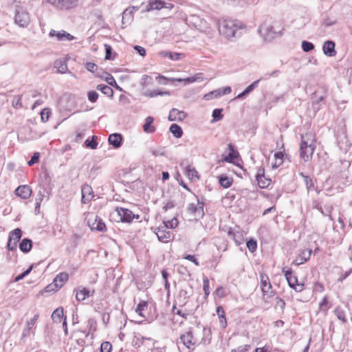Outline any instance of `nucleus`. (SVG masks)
I'll use <instances>...</instances> for the list:
<instances>
[{"mask_svg":"<svg viewBox=\"0 0 352 352\" xmlns=\"http://www.w3.org/2000/svg\"><path fill=\"white\" fill-rule=\"evenodd\" d=\"M316 147V139L312 133H307L302 135L300 145V155L305 162L312 157Z\"/></svg>","mask_w":352,"mask_h":352,"instance_id":"1","label":"nucleus"},{"mask_svg":"<svg viewBox=\"0 0 352 352\" xmlns=\"http://www.w3.org/2000/svg\"><path fill=\"white\" fill-rule=\"evenodd\" d=\"M244 28V25L236 20L223 19L219 24V33L228 38L237 36L238 30Z\"/></svg>","mask_w":352,"mask_h":352,"instance_id":"2","label":"nucleus"},{"mask_svg":"<svg viewBox=\"0 0 352 352\" xmlns=\"http://www.w3.org/2000/svg\"><path fill=\"white\" fill-rule=\"evenodd\" d=\"M177 344L182 352H190L195 349L197 340L195 338L192 327H189L187 331L179 336Z\"/></svg>","mask_w":352,"mask_h":352,"instance_id":"3","label":"nucleus"},{"mask_svg":"<svg viewBox=\"0 0 352 352\" xmlns=\"http://www.w3.org/2000/svg\"><path fill=\"white\" fill-rule=\"evenodd\" d=\"M283 28H280L277 23L274 24L268 23L267 22L263 23L260 25L258 32L261 35L263 36L265 39H272L278 36L281 35Z\"/></svg>","mask_w":352,"mask_h":352,"instance_id":"4","label":"nucleus"},{"mask_svg":"<svg viewBox=\"0 0 352 352\" xmlns=\"http://www.w3.org/2000/svg\"><path fill=\"white\" fill-rule=\"evenodd\" d=\"M204 203L197 199V203H191L188 205L187 212L188 213L195 219L201 218L204 215Z\"/></svg>","mask_w":352,"mask_h":352,"instance_id":"5","label":"nucleus"},{"mask_svg":"<svg viewBox=\"0 0 352 352\" xmlns=\"http://www.w3.org/2000/svg\"><path fill=\"white\" fill-rule=\"evenodd\" d=\"M283 272L287 280V283L291 288H293L296 292H300L303 290L304 284L298 283L297 277L293 274L291 270H283Z\"/></svg>","mask_w":352,"mask_h":352,"instance_id":"6","label":"nucleus"},{"mask_svg":"<svg viewBox=\"0 0 352 352\" xmlns=\"http://www.w3.org/2000/svg\"><path fill=\"white\" fill-rule=\"evenodd\" d=\"M116 211L120 217V221L124 223H131L134 219H138L140 215L133 214L129 209L117 207Z\"/></svg>","mask_w":352,"mask_h":352,"instance_id":"7","label":"nucleus"},{"mask_svg":"<svg viewBox=\"0 0 352 352\" xmlns=\"http://www.w3.org/2000/svg\"><path fill=\"white\" fill-rule=\"evenodd\" d=\"M261 279V288L264 298H268L274 295V292L272 289V285L270 282L268 276L265 274H260Z\"/></svg>","mask_w":352,"mask_h":352,"instance_id":"8","label":"nucleus"},{"mask_svg":"<svg viewBox=\"0 0 352 352\" xmlns=\"http://www.w3.org/2000/svg\"><path fill=\"white\" fill-rule=\"evenodd\" d=\"M14 21L20 27H27L30 21L29 13L21 8L16 10L15 12Z\"/></svg>","mask_w":352,"mask_h":352,"instance_id":"9","label":"nucleus"},{"mask_svg":"<svg viewBox=\"0 0 352 352\" xmlns=\"http://www.w3.org/2000/svg\"><path fill=\"white\" fill-rule=\"evenodd\" d=\"M68 280V274L66 272L59 273L54 278L52 284L48 285L46 289L48 291L58 290L61 288Z\"/></svg>","mask_w":352,"mask_h":352,"instance_id":"10","label":"nucleus"},{"mask_svg":"<svg viewBox=\"0 0 352 352\" xmlns=\"http://www.w3.org/2000/svg\"><path fill=\"white\" fill-rule=\"evenodd\" d=\"M88 225L92 230L104 232L107 230L104 223L97 215L91 214V217L88 219Z\"/></svg>","mask_w":352,"mask_h":352,"instance_id":"11","label":"nucleus"},{"mask_svg":"<svg viewBox=\"0 0 352 352\" xmlns=\"http://www.w3.org/2000/svg\"><path fill=\"white\" fill-rule=\"evenodd\" d=\"M47 1L60 10L70 9L75 7L77 3V0H47Z\"/></svg>","mask_w":352,"mask_h":352,"instance_id":"12","label":"nucleus"},{"mask_svg":"<svg viewBox=\"0 0 352 352\" xmlns=\"http://www.w3.org/2000/svg\"><path fill=\"white\" fill-rule=\"evenodd\" d=\"M155 233L158 240L162 243H168L173 236L172 233L168 231L167 228H164L163 226L155 228Z\"/></svg>","mask_w":352,"mask_h":352,"instance_id":"13","label":"nucleus"},{"mask_svg":"<svg viewBox=\"0 0 352 352\" xmlns=\"http://www.w3.org/2000/svg\"><path fill=\"white\" fill-rule=\"evenodd\" d=\"M312 253V250L311 249H305L302 250L300 253L296 256V259L294 261L293 263L296 265H300L307 262Z\"/></svg>","mask_w":352,"mask_h":352,"instance_id":"14","label":"nucleus"},{"mask_svg":"<svg viewBox=\"0 0 352 352\" xmlns=\"http://www.w3.org/2000/svg\"><path fill=\"white\" fill-rule=\"evenodd\" d=\"M50 36L52 37L56 36V40L58 41H72L74 38V36L64 30L56 32L54 30H51L50 32Z\"/></svg>","mask_w":352,"mask_h":352,"instance_id":"15","label":"nucleus"},{"mask_svg":"<svg viewBox=\"0 0 352 352\" xmlns=\"http://www.w3.org/2000/svg\"><path fill=\"white\" fill-rule=\"evenodd\" d=\"M336 44L333 41H327L324 42L322 45L323 53L329 57L336 56V51L335 49Z\"/></svg>","mask_w":352,"mask_h":352,"instance_id":"16","label":"nucleus"},{"mask_svg":"<svg viewBox=\"0 0 352 352\" xmlns=\"http://www.w3.org/2000/svg\"><path fill=\"white\" fill-rule=\"evenodd\" d=\"M94 294V290H89V289H87L86 287H79L76 289V298L78 301H82L87 297L93 296Z\"/></svg>","mask_w":352,"mask_h":352,"instance_id":"17","label":"nucleus"},{"mask_svg":"<svg viewBox=\"0 0 352 352\" xmlns=\"http://www.w3.org/2000/svg\"><path fill=\"white\" fill-rule=\"evenodd\" d=\"M32 190L28 185L19 186L15 190V195L21 197L23 199L29 198L31 195Z\"/></svg>","mask_w":352,"mask_h":352,"instance_id":"18","label":"nucleus"},{"mask_svg":"<svg viewBox=\"0 0 352 352\" xmlns=\"http://www.w3.org/2000/svg\"><path fill=\"white\" fill-rule=\"evenodd\" d=\"M150 10H161L162 8L171 9L173 5L171 3H166L162 0H150Z\"/></svg>","mask_w":352,"mask_h":352,"instance_id":"19","label":"nucleus"},{"mask_svg":"<svg viewBox=\"0 0 352 352\" xmlns=\"http://www.w3.org/2000/svg\"><path fill=\"white\" fill-rule=\"evenodd\" d=\"M187 114L184 111L173 109L169 113L168 120L170 121H182L184 120Z\"/></svg>","mask_w":352,"mask_h":352,"instance_id":"20","label":"nucleus"},{"mask_svg":"<svg viewBox=\"0 0 352 352\" xmlns=\"http://www.w3.org/2000/svg\"><path fill=\"white\" fill-rule=\"evenodd\" d=\"M38 318V314H37L34 315V316L32 318H31L30 320L27 321L25 327L24 328L23 333H22V337H21L22 339H24L25 338L30 336V331L33 328Z\"/></svg>","mask_w":352,"mask_h":352,"instance_id":"21","label":"nucleus"},{"mask_svg":"<svg viewBox=\"0 0 352 352\" xmlns=\"http://www.w3.org/2000/svg\"><path fill=\"white\" fill-rule=\"evenodd\" d=\"M228 154L223 155V161L227 162H234V160L237 158L238 153L235 151L234 146L231 144L228 145Z\"/></svg>","mask_w":352,"mask_h":352,"instance_id":"22","label":"nucleus"},{"mask_svg":"<svg viewBox=\"0 0 352 352\" xmlns=\"http://www.w3.org/2000/svg\"><path fill=\"white\" fill-rule=\"evenodd\" d=\"M108 141L109 144L118 148L122 145V137L120 133H112L109 136Z\"/></svg>","mask_w":352,"mask_h":352,"instance_id":"23","label":"nucleus"},{"mask_svg":"<svg viewBox=\"0 0 352 352\" xmlns=\"http://www.w3.org/2000/svg\"><path fill=\"white\" fill-rule=\"evenodd\" d=\"M92 192H93L92 188L89 185L85 184L82 186V188H81V194H82L81 201L83 204H86L90 200L89 197L91 195Z\"/></svg>","mask_w":352,"mask_h":352,"instance_id":"24","label":"nucleus"},{"mask_svg":"<svg viewBox=\"0 0 352 352\" xmlns=\"http://www.w3.org/2000/svg\"><path fill=\"white\" fill-rule=\"evenodd\" d=\"M140 7L139 6H133L127 8L122 13V23H124V20H132L133 12L138 10Z\"/></svg>","mask_w":352,"mask_h":352,"instance_id":"25","label":"nucleus"},{"mask_svg":"<svg viewBox=\"0 0 352 352\" xmlns=\"http://www.w3.org/2000/svg\"><path fill=\"white\" fill-rule=\"evenodd\" d=\"M140 7L139 6H133L127 8L122 13V23H124V20H132L133 12L138 10Z\"/></svg>","mask_w":352,"mask_h":352,"instance_id":"26","label":"nucleus"},{"mask_svg":"<svg viewBox=\"0 0 352 352\" xmlns=\"http://www.w3.org/2000/svg\"><path fill=\"white\" fill-rule=\"evenodd\" d=\"M154 118L151 116H148L145 119V122L143 125V130L145 133H152L155 132V127L153 125Z\"/></svg>","mask_w":352,"mask_h":352,"instance_id":"27","label":"nucleus"},{"mask_svg":"<svg viewBox=\"0 0 352 352\" xmlns=\"http://www.w3.org/2000/svg\"><path fill=\"white\" fill-rule=\"evenodd\" d=\"M189 296V292L185 289H182L179 292L176 300L179 305L183 306L187 302V300Z\"/></svg>","mask_w":352,"mask_h":352,"instance_id":"28","label":"nucleus"},{"mask_svg":"<svg viewBox=\"0 0 352 352\" xmlns=\"http://www.w3.org/2000/svg\"><path fill=\"white\" fill-rule=\"evenodd\" d=\"M228 236H230L237 245H239L243 241V234L239 231H234L232 229H230L228 232Z\"/></svg>","mask_w":352,"mask_h":352,"instance_id":"29","label":"nucleus"},{"mask_svg":"<svg viewBox=\"0 0 352 352\" xmlns=\"http://www.w3.org/2000/svg\"><path fill=\"white\" fill-rule=\"evenodd\" d=\"M32 247V241L29 239H23L19 243V249L23 252H29Z\"/></svg>","mask_w":352,"mask_h":352,"instance_id":"30","label":"nucleus"},{"mask_svg":"<svg viewBox=\"0 0 352 352\" xmlns=\"http://www.w3.org/2000/svg\"><path fill=\"white\" fill-rule=\"evenodd\" d=\"M261 188H266L271 184L270 177H255V181Z\"/></svg>","mask_w":352,"mask_h":352,"instance_id":"31","label":"nucleus"},{"mask_svg":"<svg viewBox=\"0 0 352 352\" xmlns=\"http://www.w3.org/2000/svg\"><path fill=\"white\" fill-rule=\"evenodd\" d=\"M217 314L219 318L220 325L221 326L222 328H226L227 325V322L226 319L225 311L222 307L219 306L217 308Z\"/></svg>","mask_w":352,"mask_h":352,"instance_id":"32","label":"nucleus"},{"mask_svg":"<svg viewBox=\"0 0 352 352\" xmlns=\"http://www.w3.org/2000/svg\"><path fill=\"white\" fill-rule=\"evenodd\" d=\"M157 78H160V79H163L165 80L164 82H163V84H166L167 81H179V82H182V81H186L188 83H192V82H196V79H195V78L192 77H188L187 78H185V79H182V78H168L166 77H164L163 76H159L157 77Z\"/></svg>","mask_w":352,"mask_h":352,"instance_id":"33","label":"nucleus"},{"mask_svg":"<svg viewBox=\"0 0 352 352\" xmlns=\"http://www.w3.org/2000/svg\"><path fill=\"white\" fill-rule=\"evenodd\" d=\"M96 89L99 91H100L102 94L104 95L112 98L113 95V89L108 85H98L96 87Z\"/></svg>","mask_w":352,"mask_h":352,"instance_id":"34","label":"nucleus"},{"mask_svg":"<svg viewBox=\"0 0 352 352\" xmlns=\"http://www.w3.org/2000/svg\"><path fill=\"white\" fill-rule=\"evenodd\" d=\"M144 96H148L150 98H154L158 96H169L170 92L169 91H163L158 89H153L151 91H147L145 92Z\"/></svg>","mask_w":352,"mask_h":352,"instance_id":"35","label":"nucleus"},{"mask_svg":"<svg viewBox=\"0 0 352 352\" xmlns=\"http://www.w3.org/2000/svg\"><path fill=\"white\" fill-rule=\"evenodd\" d=\"M169 130L173 133V135L177 138H181L183 135V131L182 127L177 124H171Z\"/></svg>","mask_w":352,"mask_h":352,"instance_id":"36","label":"nucleus"},{"mask_svg":"<svg viewBox=\"0 0 352 352\" xmlns=\"http://www.w3.org/2000/svg\"><path fill=\"white\" fill-rule=\"evenodd\" d=\"M284 154L282 152H277L274 154V163L272 164L273 169L277 168L283 163Z\"/></svg>","mask_w":352,"mask_h":352,"instance_id":"37","label":"nucleus"},{"mask_svg":"<svg viewBox=\"0 0 352 352\" xmlns=\"http://www.w3.org/2000/svg\"><path fill=\"white\" fill-rule=\"evenodd\" d=\"M334 314L337 318L341 320L343 323H346L347 322L345 311L342 307H337L334 310Z\"/></svg>","mask_w":352,"mask_h":352,"instance_id":"38","label":"nucleus"},{"mask_svg":"<svg viewBox=\"0 0 352 352\" xmlns=\"http://www.w3.org/2000/svg\"><path fill=\"white\" fill-rule=\"evenodd\" d=\"M311 167L309 164H304L302 166H299L298 174L299 176H309L311 173Z\"/></svg>","mask_w":352,"mask_h":352,"instance_id":"39","label":"nucleus"},{"mask_svg":"<svg viewBox=\"0 0 352 352\" xmlns=\"http://www.w3.org/2000/svg\"><path fill=\"white\" fill-rule=\"evenodd\" d=\"M63 316V308L62 307L57 308L53 311L52 314V318L55 322H60Z\"/></svg>","mask_w":352,"mask_h":352,"instance_id":"40","label":"nucleus"},{"mask_svg":"<svg viewBox=\"0 0 352 352\" xmlns=\"http://www.w3.org/2000/svg\"><path fill=\"white\" fill-rule=\"evenodd\" d=\"M22 236V231L19 228H16L10 233L9 239L18 243Z\"/></svg>","mask_w":352,"mask_h":352,"instance_id":"41","label":"nucleus"},{"mask_svg":"<svg viewBox=\"0 0 352 352\" xmlns=\"http://www.w3.org/2000/svg\"><path fill=\"white\" fill-rule=\"evenodd\" d=\"M87 327L88 329V332L86 334V336H88L89 333H93L96 331V329H97L96 320L94 318H89L87 321Z\"/></svg>","mask_w":352,"mask_h":352,"instance_id":"42","label":"nucleus"},{"mask_svg":"<svg viewBox=\"0 0 352 352\" xmlns=\"http://www.w3.org/2000/svg\"><path fill=\"white\" fill-rule=\"evenodd\" d=\"M219 184L223 188H229L233 183L232 177H218Z\"/></svg>","mask_w":352,"mask_h":352,"instance_id":"43","label":"nucleus"},{"mask_svg":"<svg viewBox=\"0 0 352 352\" xmlns=\"http://www.w3.org/2000/svg\"><path fill=\"white\" fill-rule=\"evenodd\" d=\"M147 307L148 302L145 300H141L135 309V312L138 313L140 316L144 317L142 314V311H144Z\"/></svg>","mask_w":352,"mask_h":352,"instance_id":"44","label":"nucleus"},{"mask_svg":"<svg viewBox=\"0 0 352 352\" xmlns=\"http://www.w3.org/2000/svg\"><path fill=\"white\" fill-rule=\"evenodd\" d=\"M324 96H320L318 100L313 102L312 107L314 111H318L320 109L321 107L324 104Z\"/></svg>","mask_w":352,"mask_h":352,"instance_id":"45","label":"nucleus"},{"mask_svg":"<svg viewBox=\"0 0 352 352\" xmlns=\"http://www.w3.org/2000/svg\"><path fill=\"white\" fill-rule=\"evenodd\" d=\"M222 109H215L212 111V122H216L223 118Z\"/></svg>","mask_w":352,"mask_h":352,"instance_id":"46","label":"nucleus"},{"mask_svg":"<svg viewBox=\"0 0 352 352\" xmlns=\"http://www.w3.org/2000/svg\"><path fill=\"white\" fill-rule=\"evenodd\" d=\"M55 67L60 73H65L67 70V66L65 60H56L55 62Z\"/></svg>","mask_w":352,"mask_h":352,"instance_id":"47","label":"nucleus"},{"mask_svg":"<svg viewBox=\"0 0 352 352\" xmlns=\"http://www.w3.org/2000/svg\"><path fill=\"white\" fill-rule=\"evenodd\" d=\"M221 96V89H216L212 91H210L208 94H206L204 96V99L209 100L215 98H217L219 96Z\"/></svg>","mask_w":352,"mask_h":352,"instance_id":"48","label":"nucleus"},{"mask_svg":"<svg viewBox=\"0 0 352 352\" xmlns=\"http://www.w3.org/2000/svg\"><path fill=\"white\" fill-rule=\"evenodd\" d=\"M163 228H175L178 225V221L177 219L175 217L173 219H172L170 221H164L163 223Z\"/></svg>","mask_w":352,"mask_h":352,"instance_id":"49","label":"nucleus"},{"mask_svg":"<svg viewBox=\"0 0 352 352\" xmlns=\"http://www.w3.org/2000/svg\"><path fill=\"white\" fill-rule=\"evenodd\" d=\"M96 140H97V137L94 135V136H92L91 140H89V139L87 140L85 142V144L87 147L91 148V149H96L98 146V142Z\"/></svg>","mask_w":352,"mask_h":352,"instance_id":"50","label":"nucleus"},{"mask_svg":"<svg viewBox=\"0 0 352 352\" xmlns=\"http://www.w3.org/2000/svg\"><path fill=\"white\" fill-rule=\"evenodd\" d=\"M186 176H197V172L194 167L190 165L186 166L184 168V173Z\"/></svg>","mask_w":352,"mask_h":352,"instance_id":"51","label":"nucleus"},{"mask_svg":"<svg viewBox=\"0 0 352 352\" xmlns=\"http://www.w3.org/2000/svg\"><path fill=\"white\" fill-rule=\"evenodd\" d=\"M302 49L305 52H309L314 49V45L309 41H303L302 42Z\"/></svg>","mask_w":352,"mask_h":352,"instance_id":"52","label":"nucleus"},{"mask_svg":"<svg viewBox=\"0 0 352 352\" xmlns=\"http://www.w3.org/2000/svg\"><path fill=\"white\" fill-rule=\"evenodd\" d=\"M247 248L251 252H254L257 248V243L256 240L250 239L246 243Z\"/></svg>","mask_w":352,"mask_h":352,"instance_id":"53","label":"nucleus"},{"mask_svg":"<svg viewBox=\"0 0 352 352\" xmlns=\"http://www.w3.org/2000/svg\"><path fill=\"white\" fill-rule=\"evenodd\" d=\"M21 97L22 96H15L12 100V106L16 109H19L22 107V102H21Z\"/></svg>","mask_w":352,"mask_h":352,"instance_id":"54","label":"nucleus"},{"mask_svg":"<svg viewBox=\"0 0 352 352\" xmlns=\"http://www.w3.org/2000/svg\"><path fill=\"white\" fill-rule=\"evenodd\" d=\"M98 94L96 91H90L87 93V98L89 102H95L98 98Z\"/></svg>","mask_w":352,"mask_h":352,"instance_id":"55","label":"nucleus"},{"mask_svg":"<svg viewBox=\"0 0 352 352\" xmlns=\"http://www.w3.org/2000/svg\"><path fill=\"white\" fill-rule=\"evenodd\" d=\"M32 268H33V265H31L28 270L24 271L21 274L18 275L14 278V282H18V281L22 280L23 278H24L26 276H28L30 273V272L32 271Z\"/></svg>","mask_w":352,"mask_h":352,"instance_id":"56","label":"nucleus"},{"mask_svg":"<svg viewBox=\"0 0 352 352\" xmlns=\"http://www.w3.org/2000/svg\"><path fill=\"white\" fill-rule=\"evenodd\" d=\"M262 80V78H260L258 80H256L254 81L252 84L248 85L245 91L249 94L250 92H252L255 88H256L258 85L259 82Z\"/></svg>","mask_w":352,"mask_h":352,"instance_id":"57","label":"nucleus"},{"mask_svg":"<svg viewBox=\"0 0 352 352\" xmlns=\"http://www.w3.org/2000/svg\"><path fill=\"white\" fill-rule=\"evenodd\" d=\"M112 345L109 342H104L101 344L100 351L101 352H111Z\"/></svg>","mask_w":352,"mask_h":352,"instance_id":"58","label":"nucleus"},{"mask_svg":"<svg viewBox=\"0 0 352 352\" xmlns=\"http://www.w3.org/2000/svg\"><path fill=\"white\" fill-rule=\"evenodd\" d=\"M50 113L51 112L50 109H43L41 113V118L42 121L47 122L49 119Z\"/></svg>","mask_w":352,"mask_h":352,"instance_id":"59","label":"nucleus"},{"mask_svg":"<svg viewBox=\"0 0 352 352\" xmlns=\"http://www.w3.org/2000/svg\"><path fill=\"white\" fill-rule=\"evenodd\" d=\"M40 154L38 152H36L32 156L30 160L28 162V164L29 166H32L34 164L37 163L39 160Z\"/></svg>","mask_w":352,"mask_h":352,"instance_id":"60","label":"nucleus"},{"mask_svg":"<svg viewBox=\"0 0 352 352\" xmlns=\"http://www.w3.org/2000/svg\"><path fill=\"white\" fill-rule=\"evenodd\" d=\"M285 305V302L282 298H280L279 297L275 298V307L276 308L279 307L281 310H283Z\"/></svg>","mask_w":352,"mask_h":352,"instance_id":"61","label":"nucleus"},{"mask_svg":"<svg viewBox=\"0 0 352 352\" xmlns=\"http://www.w3.org/2000/svg\"><path fill=\"white\" fill-rule=\"evenodd\" d=\"M251 346L250 344H245L243 346H239L238 348L232 349L231 352H247Z\"/></svg>","mask_w":352,"mask_h":352,"instance_id":"62","label":"nucleus"},{"mask_svg":"<svg viewBox=\"0 0 352 352\" xmlns=\"http://www.w3.org/2000/svg\"><path fill=\"white\" fill-rule=\"evenodd\" d=\"M315 177H305V182L307 186V189H310L311 188H314Z\"/></svg>","mask_w":352,"mask_h":352,"instance_id":"63","label":"nucleus"},{"mask_svg":"<svg viewBox=\"0 0 352 352\" xmlns=\"http://www.w3.org/2000/svg\"><path fill=\"white\" fill-rule=\"evenodd\" d=\"M105 47V59L111 60V47L109 45L104 44Z\"/></svg>","mask_w":352,"mask_h":352,"instance_id":"64","label":"nucleus"}]
</instances>
